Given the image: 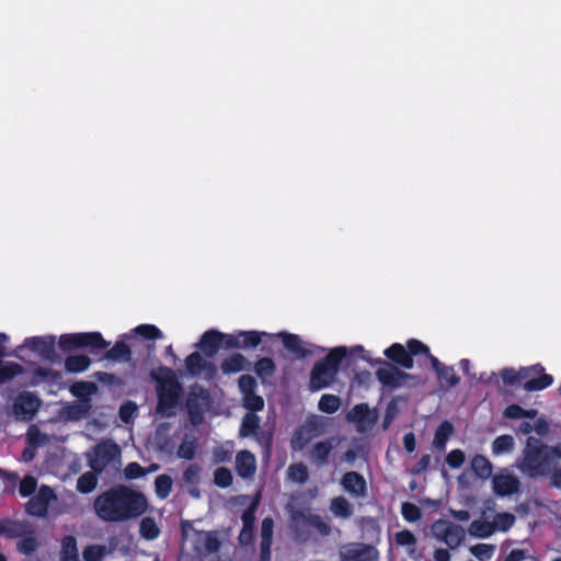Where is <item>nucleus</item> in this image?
Returning a JSON list of instances; mask_svg holds the SVG:
<instances>
[{"instance_id": "nucleus-1", "label": "nucleus", "mask_w": 561, "mask_h": 561, "mask_svg": "<svg viewBox=\"0 0 561 561\" xmlns=\"http://www.w3.org/2000/svg\"><path fill=\"white\" fill-rule=\"evenodd\" d=\"M93 508L100 519L119 523L141 516L148 508V502L141 492L116 485L98 495Z\"/></svg>"}, {"instance_id": "nucleus-2", "label": "nucleus", "mask_w": 561, "mask_h": 561, "mask_svg": "<svg viewBox=\"0 0 561 561\" xmlns=\"http://www.w3.org/2000/svg\"><path fill=\"white\" fill-rule=\"evenodd\" d=\"M151 377L157 382V412L168 417L174 415L183 394V387L175 373L170 367L160 366L157 373H151Z\"/></svg>"}, {"instance_id": "nucleus-3", "label": "nucleus", "mask_w": 561, "mask_h": 561, "mask_svg": "<svg viewBox=\"0 0 561 561\" xmlns=\"http://www.w3.org/2000/svg\"><path fill=\"white\" fill-rule=\"evenodd\" d=\"M347 356V348L339 346L332 348L323 358L316 362L309 380L311 391L328 388L335 379L342 360Z\"/></svg>"}, {"instance_id": "nucleus-4", "label": "nucleus", "mask_w": 561, "mask_h": 561, "mask_svg": "<svg viewBox=\"0 0 561 561\" xmlns=\"http://www.w3.org/2000/svg\"><path fill=\"white\" fill-rule=\"evenodd\" d=\"M551 458L541 440L528 437L524 449L522 470L529 477L546 476L550 470Z\"/></svg>"}, {"instance_id": "nucleus-5", "label": "nucleus", "mask_w": 561, "mask_h": 561, "mask_svg": "<svg viewBox=\"0 0 561 561\" xmlns=\"http://www.w3.org/2000/svg\"><path fill=\"white\" fill-rule=\"evenodd\" d=\"M85 459L90 469L102 474L110 466L117 469L122 462V450L113 439H104L85 453Z\"/></svg>"}, {"instance_id": "nucleus-6", "label": "nucleus", "mask_w": 561, "mask_h": 561, "mask_svg": "<svg viewBox=\"0 0 561 561\" xmlns=\"http://www.w3.org/2000/svg\"><path fill=\"white\" fill-rule=\"evenodd\" d=\"M110 343L104 340L101 332L66 333L59 336L58 346L64 353H70L80 348L91 352L107 348Z\"/></svg>"}, {"instance_id": "nucleus-7", "label": "nucleus", "mask_w": 561, "mask_h": 561, "mask_svg": "<svg viewBox=\"0 0 561 561\" xmlns=\"http://www.w3.org/2000/svg\"><path fill=\"white\" fill-rule=\"evenodd\" d=\"M421 354V340L411 339L408 341V350L400 343H393L383 351V355L392 364L411 369L414 365L413 356Z\"/></svg>"}, {"instance_id": "nucleus-8", "label": "nucleus", "mask_w": 561, "mask_h": 561, "mask_svg": "<svg viewBox=\"0 0 561 561\" xmlns=\"http://www.w3.org/2000/svg\"><path fill=\"white\" fill-rule=\"evenodd\" d=\"M519 374L520 381H525L522 387L527 392L541 391L553 383V377L540 364L520 367Z\"/></svg>"}, {"instance_id": "nucleus-9", "label": "nucleus", "mask_w": 561, "mask_h": 561, "mask_svg": "<svg viewBox=\"0 0 561 561\" xmlns=\"http://www.w3.org/2000/svg\"><path fill=\"white\" fill-rule=\"evenodd\" d=\"M42 405V400L33 392H20L12 404V414L15 420L30 422L34 419Z\"/></svg>"}, {"instance_id": "nucleus-10", "label": "nucleus", "mask_w": 561, "mask_h": 561, "mask_svg": "<svg viewBox=\"0 0 561 561\" xmlns=\"http://www.w3.org/2000/svg\"><path fill=\"white\" fill-rule=\"evenodd\" d=\"M432 533L450 549L458 548L466 537V530L461 526L444 519H439L432 525Z\"/></svg>"}, {"instance_id": "nucleus-11", "label": "nucleus", "mask_w": 561, "mask_h": 561, "mask_svg": "<svg viewBox=\"0 0 561 561\" xmlns=\"http://www.w3.org/2000/svg\"><path fill=\"white\" fill-rule=\"evenodd\" d=\"M423 357L430 359L431 366L434 369L438 385L442 389H450L456 387L460 377L456 374L453 366H447L439 362V359L431 354L430 347L423 343Z\"/></svg>"}, {"instance_id": "nucleus-12", "label": "nucleus", "mask_w": 561, "mask_h": 561, "mask_svg": "<svg viewBox=\"0 0 561 561\" xmlns=\"http://www.w3.org/2000/svg\"><path fill=\"white\" fill-rule=\"evenodd\" d=\"M56 500L54 490L48 485H41L37 493L32 495L25 504V512L30 516L46 517L51 501Z\"/></svg>"}, {"instance_id": "nucleus-13", "label": "nucleus", "mask_w": 561, "mask_h": 561, "mask_svg": "<svg viewBox=\"0 0 561 561\" xmlns=\"http://www.w3.org/2000/svg\"><path fill=\"white\" fill-rule=\"evenodd\" d=\"M28 348L37 353L43 359L55 362L56 354V339L53 335L45 336H31L26 337L19 348Z\"/></svg>"}, {"instance_id": "nucleus-14", "label": "nucleus", "mask_w": 561, "mask_h": 561, "mask_svg": "<svg viewBox=\"0 0 561 561\" xmlns=\"http://www.w3.org/2000/svg\"><path fill=\"white\" fill-rule=\"evenodd\" d=\"M382 365L376 371V377L380 383L389 388H399L404 383L409 375L400 370L397 366L391 365L387 360H380Z\"/></svg>"}, {"instance_id": "nucleus-15", "label": "nucleus", "mask_w": 561, "mask_h": 561, "mask_svg": "<svg viewBox=\"0 0 561 561\" xmlns=\"http://www.w3.org/2000/svg\"><path fill=\"white\" fill-rule=\"evenodd\" d=\"M194 541V550L198 554H213L217 553L221 547V541L218 538L216 530H196Z\"/></svg>"}, {"instance_id": "nucleus-16", "label": "nucleus", "mask_w": 561, "mask_h": 561, "mask_svg": "<svg viewBox=\"0 0 561 561\" xmlns=\"http://www.w3.org/2000/svg\"><path fill=\"white\" fill-rule=\"evenodd\" d=\"M346 420L351 423H355L358 431H365L375 425L377 415L370 411L367 403H358L348 411Z\"/></svg>"}, {"instance_id": "nucleus-17", "label": "nucleus", "mask_w": 561, "mask_h": 561, "mask_svg": "<svg viewBox=\"0 0 561 561\" xmlns=\"http://www.w3.org/2000/svg\"><path fill=\"white\" fill-rule=\"evenodd\" d=\"M239 435L241 437L255 436L259 443L265 444L266 446H270L272 440L271 436L266 437L261 431L260 417L255 413H247L243 416Z\"/></svg>"}, {"instance_id": "nucleus-18", "label": "nucleus", "mask_w": 561, "mask_h": 561, "mask_svg": "<svg viewBox=\"0 0 561 561\" xmlns=\"http://www.w3.org/2000/svg\"><path fill=\"white\" fill-rule=\"evenodd\" d=\"M291 519L296 524H305L318 530L322 536H329L331 534V526L320 515L305 513L302 511L291 512Z\"/></svg>"}, {"instance_id": "nucleus-19", "label": "nucleus", "mask_w": 561, "mask_h": 561, "mask_svg": "<svg viewBox=\"0 0 561 561\" xmlns=\"http://www.w3.org/2000/svg\"><path fill=\"white\" fill-rule=\"evenodd\" d=\"M342 488L354 497H364L367 494L365 478L356 471H347L341 479Z\"/></svg>"}, {"instance_id": "nucleus-20", "label": "nucleus", "mask_w": 561, "mask_h": 561, "mask_svg": "<svg viewBox=\"0 0 561 561\" xmlns=\"http://www.w3.org/2000/svg\"><path fill=\"white\" fill-rule=\"evenodd\" d=\"M278 336L283 341L284 347L293 353L297 358L304 359L313 355L312 350L304 345L300 336L294 333L280 332Z\"/></svg>"}, {"instance_id": "nucleus-21", "label": "nucleus", "mask_w": 561, "mask_h": 561, "mask_svg": "<svg viewBox=\"0 0 561 561\" xmlns=\"http://www.w3.org/2000/svg\"><path fill=\"white\" fill-rule=\"evenodd\" d=\"M493 490L499 496H510L518 492L520 481L513 474H497L493 478Z\"/></svg>"}, {"instance_id": "nucleus-22", "label": "nucleus", "mask_w": 561, "mask_h": 561, "mask_svg": "<svg viewBox=\"0 0 561 561\" xmlns=\"http://www.w3.org/2000/svg\"><path fill=\"white\" fill-rule=\"evenodd\" d=\"M222 345V333L217 330H208L203 333L199 342L197 343V347L205 354L207 357H213L217 354V352L221 348Z\"/></svg>"}, {"instance_id": "nucleus-23", "label": "nucleus", "mask_w": 561, "mask_h": 561, "mask_svg": "<svg viewBox=\"0 0 561 561\" xmlns=\"http://www.w3.org/2000/svg\"><path fill=\"white\" fill-rule=\"evenodd\" d=\"M236 471L242 479H250L256 471V459L249 450H240L236 455Z\"/></svg>"}, {"instance_id": "nucleus-24", "label": "nucleus", "mask_w": 561, "mask_h": 561, "mask_svg": "<svg viewBox=\"0 0 561 561\" xmlns=\"http://www.w3.org/2000/svg\"><path fill=\"white\" fill-rule=\"evenodd\" d=\"M333 448V438L318 442L312 446L310 457L318 466H324L329 462Z\"/></svg>"}, {"instance_id": "nucleus-25", "label": "nucleus", "mask_w": 561, "mask_h": 561, "mask_svg": "<svg viewBox=\"0 0 561 561\" xmlns=\"http://www.w3.org/2000/svg\"><path fill=\"white\" fill-rule=\"evenodd\" d=\"M250 363L241 353H233L225 358L220 364V369L224 374H236L248 369Z\"/></svg>"}, {"instance_id": "nucleus-26", "label": "nucleus", "mask_w": 561, "mask_h": 561, "mask_svg": "<svg viewBox=\"0 0 561 561\" xmlns=\"http://www.w3.org/2000/svg\"><path fill=\"white\" fill-rule=\"evenodd\" d=\"M104 358L112 362L129 363L133 358V352L124 341H117L113 347L106 351Z\"/></svg>"}, {"instance_id": "nucleus-27", "label": "nucleus", "mask_w": 561, "mask_h": 561, "mask_svg": "<svg viewBox=\"0 0 561 561\" xmlns=\"http://www.w3.org/2000/svg\"><path fill=\"white\" fill-rule=\"evenodd\" d=\"M26 534V525L20 520L10 518L0 519V536L19 538Z\"/></svg>"}, {"instance_id": "nucleus-28", "label": "nucleus", "mask_w": 561, "mask_h": 561, "mask_svg": "<svg viewBox=\"0 0 561 561\" xmlns=\"http://www.w3.org/2000/svg\"><path fill=\"white\" fill-rule=\"evenodd\" d=\"M184 363L187 373L192 376H198L207 368H211V364L205 360L198 352H193L186 356Z\"/></svg>"}, {"instance_id": "nucleus-29", "label": "nucleus", "mask_w": 561, "mask_h": 561, "mask_svg": "<svg viewBox=\"0 0 561 561\" xmlns=\"http://www.w3.org/2000/svg\"><path fill=\"white\" fill-rule=\"evenodd\" d=\"M61 380V374L57 370L46 367H37L33 371V376L31 379L32 386H37L43 381H48L49 383H58Z\"/></svg>"}, {"instance_id": "nucleus-30", "label": "nucleus", "mask_w": 561, "mask_h": 561, "mask_svg": "<svg viewBox=\"0 0 561 561\" xmlns=\"http://www.w3.org/2000/svg\"><path fill=\"white\" fill-rule=\"evenodd\" d=\"M348 559L351 561H377L378 550L369 545H359L348 550Z\"/></svg>"}, {"instance_id": "nucleus-31", "label": "nucleus", "mask_w": 561, "mask_h": 561, "mask_svg": "<svg viewBox=\"0 0 561 561\" xmlns=\"http://www.w3.org/2000/svg\"><path fill=\"white\" fill-rule=\"evenodd\" d=\"M253 370L262 382H266L275 375L276 364L270 357H262L254 363Z\"/></svg>"}, {"instance_id": "nucleus-32", "label": "nucleus", "mask_w": 561, "mask_h": 561, "mask_svg": "<svg viewBox=\"0 0 561 561\" xmlns=\"http://www.w3.org/2000/svg\"><path fill=\"white\" fill-rule=\"evenodd\" d=\"M91 365V359L88 355H70L65 359V369L68 373L79 374L85 371Z\"/></svg>"}, {"instance_id": "nucleus-33", "label": "nucleus", "mask_w": 561, "mask_h": 561, "mask_svg": "<svg viewBox=\"0 0 561 561\" xmlns=\"http://www.w3.org/2000/svg\"><path fill=\"white\" fill-rule=\"evenodd\" d=\"M264 336L270 334L260 331H239V348H255L262 343Z\"/></svg>"}, {"instance_id": "nucleus-34", "label": "nucleus", "mask_w": 561, "mask_h": 561, "mask_svg": "<svg viewBox=\"0 0 561 561\" xmlns=\"http://www.w3.org/2000/svg\"><path fill=\"white\" fill-rule=\"evenodd\" d=\"M394 542L397 546L405 547L408 549L409 554L413 559H417L415 556L416 552V537L414 534L408 529H403L401 531L396 533Z\"/></svg>"}, {"instance_id": "nucleus-35", "label": "nucleus", "mask_w": 561, "mask_h": 561, "mask_svg": "<svg viewBox=\"0 0 561 561\" xmlns=\"http://www.w3.org/2000/svg\"><path fill=\"white\" fill-rule=\"evenodd\" d=\"M313 438L314 435L302 423L293 434L291 447L295 450H302Z\"/></svg>"}, {"instance_id": "nucleus-36", "label": "nucleus", "mask_w": 561, "mask_h": 561, "mask_svg": "<svg viewBox=\"0 0 561 561\" xmlns=\"http://www.w3.org/2000/svg\"><path fill=\"white\" fill-rule=\"evenodd\" d=\"M24 373L23 367L15 362H0V385L11 381Z\"/></svg>"}, {"instance_id": "nucleus-37", "label": "nucleus", "mask_w": 561, "mask_h": 561, "mask_svg": "<svg viewBox=\"0 0 561 561\" xmlns=\"http://www.w3.org/2000/svg\"><path fill=\"white\" fill-rule=\"evenodd\" d=\"M94 470L82 473L77 480V491L82 494L91 493L98 485V476Z\"/></svg>"}, {"instance_id": "nucleus-38", "label": "nucleus", "mask_w": 561, "mask_h": 561, "mask_svg": "<svg viewBox=\"0 0 561 561\" xmlns=\"http://www.w3.org/2000/svg\"><path fill=\"white\" fill-rule=\"evenodd\" d=\"M330 510L336 517L348 518L353 515V505L344 496L332 499Z\"/></svg>"}, {"instance_id": "nucleus-39", "label": "nucleus", "mask_w": 561, "mask_h": 561, "mask_svg": "<svg viewBox=\"0 0 561 561\" xmlns=\"http://www.w3.org/2000/svg\"><path fill=\"white\" fill-rule=\"evenodd\" d=\"M469 533L477 538H488L494 533L492 522L476 519L469 526Z\"/></svg>"}, {"instance_id": "nucleus-40", "label": "nucleus", "mask_w": 561, "mask_h": 561, "mask_svg": "<svg viewBox=\"0 0 561 561\" xmlns=\"http://www.w3.org/2000/svg\"><path fill=\"white\" fill-rule=\"evenodd\" d=\"M197 446L198 445L196 438H190V436L185 434L183 442L178 448L176 455L181 459L192 460L196 456Z\"/></svg>"}, {"instance_id": "nucleus-41", "label": "nucleus", "mask_w": 561, "mask_h": 561, "mask_svg": "<svg viewBox=\"0 0 561 561\" xmlns=\"http://www.w3.org/2000/svg\"><path fill=\"white\" fill-rule=\"evenodd\" d=\"M471 468L481 479H488L492 474V465L489 459L482 455H476L472 458Z\"/></svg>"}, {"instance_id": "nucleus-42", "label": "nucleus", "mask_w": 561, "mask_h": 561, "mask_svg": "<svg viewBox=\"0 0 561 561\" xmlns=\"http://www.w3.org/2000/svg\"><path fill=\"white\" fill-rule=\"evenodd\" d=\"M140 536L147 540H154L160 536V529L153 517H145L139 525Z\"/></svg>"}, {"instance_id": "nucleus-43", "label": "nucleus", "mask_w": 561, "mask_h": 561, "mask_svg": "<svg viewBox=\"0 0 561 561\" xmlns=\"http://www.w3.org/2000/svg\"><path fill=\"white\" fill-rule=\"evenodd\" d=\"M199 394L191 391L186 399V408L193 424H198L202 421V409L199 405Z\"/></svg>"}, {"instance_id": "nucleus-44", "label": "nucleus", "mask_w": 561, "mask_h": 561, "mask_svg": "<svg viewBox=\"0 0 561 561\" xmlns=\"http://www.w3.org/2000/svg\"><path fill=\"white\" fill-rule=\"evenodd\" d=\"M91 409L90 400L89 398L83 399L79 403H73L67 408V416L70 420L77 421L84 417Z\"/></svg>"}, {"instance_id": "nucleus-45", "label": "nucleus", "mask_w": 561, "mask_h": 561, "mask_svg": "<svg viewBox=\"0 0 561 561\" xmlns=\"http://www.w3.org/2000/svg\"><path fill=\"white\" fill-rule=\"evenodd\" d=\"M341 405V399L335 394H322L319 400L318 408L321 412L333 414Z\"/></svg>"}, {"instance_id": "nucleus-46", "label": "nucleus", "mask_w": 561, "mask_h": 561, "mask_svg": "<svg viewBox=\"0 0 561 561\" xmlns=\"http://www.w3.org/2000/svg\"><path fill=\"white\" fill-rule=\"evenodd\" d=\"M453 431V424L448 421H443L435 432L434 445L437 448H444Z\"/></svg>"}, {"instance_id": "nucleus-47", "label": "nucleus", "mask_w": 561, "mask_h": 561, "mask_svg": "<svg viewBox=\"0 0 561 561\" xmlns=\"http://www.w3.org/2000/svg\"><path fill=\"white\" fill-rule=\"evenodd\" d=\"M514 448V438L511 435L504 434L497 436L492 443V453L494 455H502L510 453Z\"/></svg>"}, {"instance_id": "nucleus-48", "label": "nucleus", "mask_w": 561, "mask_h": 561, "mask_svg": "<svg viewBox=\"0 0 561 561\" xmlns=\"http://www.w3.org/2000/svg\"><path fill=\"white\" fill-rule=\"evenodd\" d=\"M514 523L515 516L507 512L495 514L492 520V525H494V531L500 530L503 533L510 530Z\"/></svg>"}, {"instance_id": "nucleus-49", "label": "nucleus", "mask_w": 561, "mask_h": 561, "mask_svg": "<svg viewBox=\"0 0 561 561\" xmlns=\"http://www.w3.org/2000/svg\"><path fill=\"white\" fill-rule=\"evenodd\" d=\"M172 479L168 474H160L154 480L156 494L160 499H167L172 491Z\"/></svg>"}, {"instance_id": "nucleus-50", "label": "nucleus", "mask_w": 561, "mask_h": 561, "mask_svg": "<svg viewBox=\"0 0 561 561\" xmlns=\"http://www.w3.org/2000/svg\"><path fill=\"white\" fill-rule=\"evenodd\" d=\"M134 332L149 341L160 340L163 336L161 330L154 324H139L134 329Z\"/></svg>"}, {"instance_id": "nucleus-51", "label": "nucleus", "mask_w": 561, "mask_h": 561, "mask_svg": "<svg viewBox=\"0 0 561 561\" xmlns=\"http://www.w3.org/2000/svg\"><path fill=\"white\" fill-rule=\"evenodd\" d=\"M233 476L230 469L219 467L214 472V483L221 489H227L232 485Z\"/></svg>"}, {"instance_id": "nucleus-52", "label": "nucleus", "mask_w": 561, "mask_h": 561, "mask_svg": "<svg viewBox=\"0 0 561 561\" xmlns=\"http://www.w3.org/2000/svg\"><path fill=\"white\" fill-rule=\"evenodd\" d=\"M495 546L489 543H477L470 548V552L479 561H489L492 559Z\"/></svg>"}, {"instance_id": "nucleus-53", "label": "nucleus", "mask_w": 561, "mask_h": 561, "mask_svg": "<svg viewBox=\"0 0 561 561\" xmlns=\"http://www.w3.org/2000/svg\"><path fill=\"white\" fill-rule=\"evenodd\" d=\"M288 477L290 480L304 484L309 478L308 468L301 462L293 463L288 467Z\"/></svg>"}, {"instance_id": "nucleus-54", "label": "nucleus", "mask_w": 561, "mask_h": 561, "mask_svg": "<svg viewBox=\"0 0 561 561\" xmlns=\"http://www.w3.org/2000/svg\"><path fill=\"white\" fill-rule=\"evenodd\" d=\"M96 390V386L90 381H78L73 383L70 388V391L73 396L78 398H88L90 394L94 393Z\"/></svg>"}, {"instance_id": "nucleus-55", "label": "nucleus", "mask_w": 561, "mask_h": 561, "mask_svg": "<svg viewBox=\"0 0 561 561\" xmlns=\"http://www.w3.org/2000/svg\"><path fill=\"white\" fill-rule=\"evenodd\" d=\"M60 557H79L77 539L72 535H67L61 540Z\"/></svg>"}, {"instance_id": "nucleus-56", "label": "nucleus", "mask_w": 561, "mask_h": 561, "mask_svg": "<svg viewBox=\"0 0 561 561\" xmlns=\"http://www.w3.org/2000/svg\"><path fill=\"white\" fill-rule=\"evenodd\" d=\"M243 407L250 411V413H255L262 411L264 409V399L252 392L250 394L243 396Z\"/></svg>"}, {"instance_id": "nucleus-57", "label": "nucleus", "mask_w": 561, "mask_h": 561, "mask_svg": "<svg viewBox=\"0 0 561 561\" xmlns=\"http://www.w3.org/2000/svg\"><path fill=\"white\" fill-rule=\"evenodd\" d=\"M37 489V480L31 474H26L19 484V493L22 497L34 495Z\"/></svg>"}, {"instance_id": "nucleus-58", "label": "nucleus", "mask_w": 561, "mask_h": 561, "mask_svg": "<svg viewBox=\"0 0 561 561\" xmlns=\"http://www.w3.org/2000/svg\"><path fill=\"white\" fill-rule=\"evenodd\" d=\"M105 553L106 548L101 545H90L82 552L84 561H102Z\"/></svg>"}, {"instance_id": "nucleus-59", "label": "nucleus", "mask_w": 561, "mask_h": 561, "mask_svg": "<svg viewBox=\"0 0 561 561\" xmlns=\"http://www.w3.org/2000/svg\"><path fill=\"white\" fill-rule=\"evenodd\" d=\"M274 520L272 517L263 518L261 523V542L273 545Z\"/></svg>"}, {"instance_id": "nucleus-60", "label": "nucleus", "mask_w": 561, "mask_h": 561, "mask_svg": "<svg viewBox=\"0 0 561 561\" xmlns=\"http://www.w3.org/2000/svg\"><path fill=\"white\" fill-rule=\"evenodd\" d=\"M148 470L140 466L138 462H129L124 469V477L127 480H135L145 477Z\"/></svg>"}, {"instance_id": "nucleus-61", "label": "nucleus", "mask_w": 561, "mask_h": 561, "mask_svg": "<svg viewBox=\"0 0 561 561\" xmlns=\"http://www.w3.org/2000/svg\"><path fill=\"white\" fill-rule=\"evenodd\" d=\"M239 390L244 394H250L252 392H255V389L257 387L256 379L251 375H242L240 376L238 380Z\"/></svg>"}, {"instance_id": "nucleus-62", "label": "nucleus", "mask_w": 561, "mask_h": 561, "mask_svg": "<svg viewBox=\"0 0 561 561\" xmlns=\"http://www.w3.org/2000/svg\"><path fill=\"white\" fill-rule=\"evenodd\" d=\"M202 468L197 463H191L183 472V481L186 484L196 485L199 482Z\"/></svg>"}, {"instance_id": "nucleus-63", "label": "nucleus", "mask_w": 561, "mask_h": 561, "mask_svg": "<svg viewBox=\"0 0 561 561\" xmlns=\"http://www.w3.org/2000/svg\"><path fill=\"white\" fill-rule=\"evenodd\" d=\"M38 547V542L32 535L22 536V539L18 543V550L24 554L33 553Z\"/></svg>"}, {"instance_id": "nucleus-64", "label": "nucleus", "mask_w": 561, "mask_h": 561, "mask_svg": "<svg viewBox=\"0 0 561 561\" xmlns=\"http://www.w3.org/2000/svg\"><path fill=\"white\" fill-rule=\"evenodd\" d=\"M402 516L408 522H416L421 519V507L413 503L405 502L401 508Z\"/></svg>"}]
</instances>
